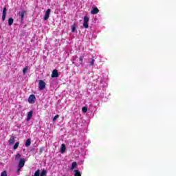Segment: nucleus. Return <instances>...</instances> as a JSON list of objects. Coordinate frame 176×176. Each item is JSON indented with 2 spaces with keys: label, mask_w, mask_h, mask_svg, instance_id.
<instances>
[{
  "label": "nucleus",
  "mask_w": 176,
  "mask_h": 176,
  "mask_svg": "<svg viewBox=\"0 0 176 176\" xmlns=\"http://www.w3.org/2000/svg\"><path fill=\"white\" fill-rule=\"evenodd\" d=\"M36 100V98H35L34 94L30 95L28 98V102L30 104H34Z\"/></svg>",
  "instance_id": "nucleus-1"
},
{
  "label": "nucleus",
  "mask_w": 176,
  "mask_h": 176,
  "mask_svg": "<svg viewBox=\"0 0 176 176\" xmlns=\"http://www.w3.org/2000/svg\"><path fill=\"white\" fill-rule=\"evenodd\" d=\"M45 87H46V83L45 82V81L43 80H40L39 81L40 90H43L44 89H45Z\"/></svg>",
  "instance_id": "nucleus-2"
},
{
  "label": "nucleus",
  "mask_w": 176,
  "mask_h": 176,
  "mask_svg": "<svg viewBox=\"0 0 176 176\" xmlns=\"http://www.w3.org/2000/svg\"><path fill=\"white\" fill-rule=\"evenodd\" d=\"M51 9H47V11H45V16H44V21H47L48 19H49V16H50V13H51Z\"/></svg>",
  "instance_id": "nucleus-3"
},
{
  "label": "nucleus",
  "mask_w": 176,
  "mask_h": 176,
  "mask_svg": "<svg viewBox=\"0 0 176 176\" xmlns=\"http://www.w3.org/2000/svg\"><path fill=\"white\" fill-rule=\"evenodd\" d=\"M25 164V160L24 158H22L20 160L19 162L18 168H23Z\"/></svg>",
  "instance_id": "nucleus-4"
},
{
  "label": "nucleus",
  "mask_w": 176,
  "mask_h": 176,
  "mask_svg": "<svg viewBox=\"0 0 176 176\" xmlns=\"http://www.w3.org/2000/svg\"><path fill=\"white\" fill-rule=\"evenodd\" d=\"M58 76H59L58 71H57L56 69H54V71H52L51 74L52 78H57Z\"/></svg>",
  "instance_id": "nucleus-5"
},
{
  "label": "nucleus",
  "mask_w": 176,
  "mask_h": 176,
  "mask_svg": "<svg viewBox=\"0 0 176 176\" xmlns=\"http://www.w3.org/2000/svg\"><path fill=\"white\" fill-rule=\"evenodd\" d=\"M66 151V145L63 144L62 146H60V153L63 154Z\"/></svg>",
  "instance_id": "nucleus-6"
},
{
  "label": "nucleus",
  "mask_w": 176,
  "mask_h": 176,
  "mask_svg": "<svg viewBox=\"0 0 176 176\" xmlns=\"http://www.w3.org/2000/svg\"><path fill=\"white\" fill-rule=\"evenodd\" d=\"M14 142H15V138H14V136H11L10 139L8 140V144L12 145V144H14Z\"/></svg>",
  "instance_id": "nucleus-7"
},
{
  "label": "nucleus",
  "mask_w": 176,
  "mask_h": 176,
  "mask_svg": "<svg viewBox=\"0 0 176 176\" xmlns=\"http://www.w3.org/2000/svg\"><path fill=\"white\" fill-rule=\"evenodd\" d=\"M6 12H7V8H4L3 10V16H2V20L3 21H5V19H6Z\"/></svg>",
  "instance_id": "nucleus-8"
},
{
  "label": "nucleus",
  "mask_w": 176,
  "mask_h": 176,
  "mask_svg": "<svg viewBox=\"0 0 176 176\" xmlns=\"http://www.w3.org/2000/svg\"><path fill=\"white\" fill-rule=\"evenodd\" d=\"M33 115V111L31 110L28 113V118H27V121H30Z\"/></svg>",
  "instance_id": "nucleus-9"
},
{
  "label": "nucleus",
  "mask_w": 176,
  "mask_h": 176,
  "mask_svg": "<svg viewBox=\"0 0 176 176\" xmlns=\"http://www.w3.org/2000/svg\"><path fill=\"white\" fill-rule=\"evenodd\" d=\"M99 12V10L98 8H94L91 11V14H97Z\"/></svg>",
  "instance_id": "nucleus-10"
},
{
  "label": "nucleus",
  "mask_w": 176,
  "mask_h": 176,
  "mask_svg": "<svg viewBox=\"0 0 176 176\" xmlns=\"http://www.w3.org/2000/svg\"><path fill=\"white\" fill-rule=\"evenodd\" d=\"M26 13L25 11L19 12V15L21 16V21H23L24 14Z\"/></svg>",
  "instance_id": "nucleus-11"
},
{
  "label": "nucleus",
  "mask_w": 176,
  "mask_h": 176,
  "mask_svg": "<svg viewBox=\"0 0 176 176\" xmlns=\"http://www.w3.org/2000/svg\"><path fill=\"white\" fill-rule=\"evenodd\" d=\"M14 19L13 18H10V19H8V25L9 26H11L12 25H13V23H14Z\"/></svg>",
  "instance_id": "nucleus-12"
},
{
  "label": "nucleus",
  "mask_w": 176,
  "mask_h": 176,
  "mask_svg": "<svg viewBox=\"0 0 176 176\" xmlns=\"http://www.w3.org/2000/svg\"><path fill=\"white\" fill-rule=\"evenodd\" d=\"M28 69H29V66L28 65L25 66V67L23 69V71H22L23 74L25 75Z\"/></svg>",
  "instance_id": "nucleus-13"
},
{
  "label": "nucleus",
  "mask_w": 176,
  "mask_h": 176,
  "mask_svg": "<svg viewBox=\"0 0 176 176\" xmlns=\"http://www.w3.org/2000/svg\"><path fill=\"white\" fill-rule=\"evenodd\" d=\"M31 145V139H27L25 142V146L28 147Z\"/></svg>",
  "instance_id": "nucleus-14"
},
{
  "label": "nucleus",
  "mask_w": 176,
  "mask_h": 176,
  "mask_svg": "<svg viewBox=\"0 0 176 176\" xmlns=\"http://www.w3.org/2000/svg\"><path fill=\"white\" fill-rule=\"evenodd\" d=\"M74 176H82L80 172L78 170H74Z\"/></svg>",
  "instance_id": "nucleus-15"
},
{
  "label": "nucleus",
  "mask_w": 176,
  "mask_h": 176,
  "mask_svg": "<svg viewBox=\"0 0 176 176\" xmlns=\"http://www.w3.org/2000/svg\"><path fill=\"white\" fill-rule=\"evenodd\" d=\"M77 166V162H74L72 164V167H71V170H74Z\"/></svg>",
  "instance_id": "nucleus-16"
},
{
  "label": "nucleus",
  "mask_w": 176,
  "mask_h": 176,
  "mask_svg": "<svg viewBox=\"0 0 176 176\" xmlns=\"http://www.w3.org/2000/svg\"><path fill=\"white\" fill-rule=\"evenodd\" d=\"M47 174V170H43L41 173H40V176H46Z\"/></svg>",
  "instance_id": "nucleus-17"
},
{
  "label": "nucleus",
  "mask_w": 176,
  "mask_h": 176,
  "mask_svg": "<svg viewBox=\"0 0 176 176\" xmlns=\"http://www.w3.org/2000/svg\"><path fill=\"white\" fill-rule=\"evenodd\" d=\"M82 26L86 29L89 28V22H84V23H82Z\"/></svg>",
  "instance_id": "nucleus-18"
},
{
  "label": "nucleus",
  "mask_w": 176,
  "mask_h": 176,
  "mask_svg": "<svg viewBox=\"0 0 176 176\" xmlns=\"http://www.w3.org/2000/svg\"><path fill=\"white\" fill-rule=\"evenodd\" d=\"M87 111H88L87 107H82V113H87Z\"/></svg>",
  "instance_id": "nucleus-19"
},
{
  "label": "nucleus",
  "mask_w": 176,
  "mask_h": 176,
  "mask_svg": "<svg viewBox=\"0 0 176 176\" xmlns=\"http://www.w3.org/2000/svg\"><path fill=\"white\" fill-rule=\"evenodd\" d=\"M89 18L87 16H85L84 17V22L89 23Z\"/></svg>",
  "instance_id": "nucleus-20"
},
{
  "label": "nucleus",
  "mask_w": 176,
  "mask_h": 176,
  "mask_svg": "<svg viewBox=\"0 0 176 176\" xmlns=\"http://www.w3.org/2000/svg\"><path fill=\"white\" fill-rule=\"evenodd\" d=\"M19 145V142H17L16 143L14 144V149H17L18 148V146Z\"/></svg>",
  "instance_id": "nucleus-21"
},
{
  "label": "nucleus",
  "mask_w": 176,
  "mask_h": 176,
  "mask_svg": "<svg viewBox=\"0 0 176 176\" xmlns=\"http://www.w3.org/2000/svg\"><path fill=\"white\" fill-rule=\"evenodd\" d=\"M76 25H73L72 26V32H76Z\"/></svg>",
  "instance_id": "nucleus-22"
},
{
  "label": "nucleus",
  "mask_w": 176,
  "mask_h": 176,
  "mask_svg": "<svg viewBox=\"0 0 176 176\" xmlns=\"http://www.w3.org/2000/svg\"><path fill=\"white\" fill-rule=\"evenodd\" d=\"M83 58H84V56H80V57L79 58V62H80V65H82V63H83Z\"/></svg>",
  "instance_id": "nucleus-23"
},
{
  "label": "nucleus",
  "mask_w": 176,
  "mask_h": 176,
  "mask_svg": "<svg viewBox=\"0 0 176 176\" xmlns=\"http://www.w3.org/2000/svg\"><path fill=\"white\" fill-rule=\"evenodd\" d=\"M95 62L96 60L94 59H92L91 61L89 62V65L94 66Z\"/></svg>",
  "instance_id": "nucleus-24"
},
{
  "label": "nucleus",
  "mask_w": 176,
  "mask_h": 176,
  "mask_svg": "<svg viewBox=\"0 0 176 176\" xmlns=\"http://www.w3.org/2000/svg\"><path fill=\"white\" fill-rule=\"evenodd\" d=\"M59 116H60L58 114L56 115L55 117L54 118V119H52V121L55 122L56 120V119H58L59 118Z\"/></svg>",
  "instance_id": "nucleus-25"
},
{
  "label": "nucleus",
  "mask_w": 176,
  "mask_h": 176,
  "mask_svg": "<svg viewBox=\"0 0 176 176\" xmlns=\"http://www.w3.org/2000/svg\"><path fill=\"white\" fill-rule=\"evenodd\" d=\"M0 176H8V172L6 170L3 171L1 173V175H0Z\"/></svg>",
  "instance_id": "nucleus-26"
},
{
  "label": "nucleus",
  "mask_w": 176,
  "mask_h": 176,
  "mask_svg": "<svg viewBox=\"0 0 176 176\" xmlns=\"http://www.w3.org/2000/svg\"><path fill=\"white\" fill-rule=\"evenodd\" d=\"M21 157V155L20 153H17L16 155H15V160L19 159Z\"/></svg>",
  "instance_id": "nucleus-27"
},
{
  "label": "nucleus",
  "mask_w": 176,
  "mask_h": 176,
  "mask_svg": "<svg viewBox=\"0 0 176 176\" xmlns=\"http://www.w3.org/2000/svg\"><path fill=\"white\" fill-rule=\"evenodd\" d=\"M22 168L18 167V169L16 170V173L19 175V172L21 170Z\"/></svg>",
  "instance_id": "nucleus-28"
},
{
  "label": "nucleus",
  "mask_w": 176,
  "mask_h": 176,
  "mask_svg": "<svg viewBox=\"0 0 176 176\" xmlns=\"http://www.w3.org/2000/svg\"><path fill=\"white\" fill-rule=\"evenodd\" d=\"M43 151H44V147H41L39 151L40 154H41L43 152Z\"/></svg>",
  "instance_id": "nucleus-29"
}]
</instances>
